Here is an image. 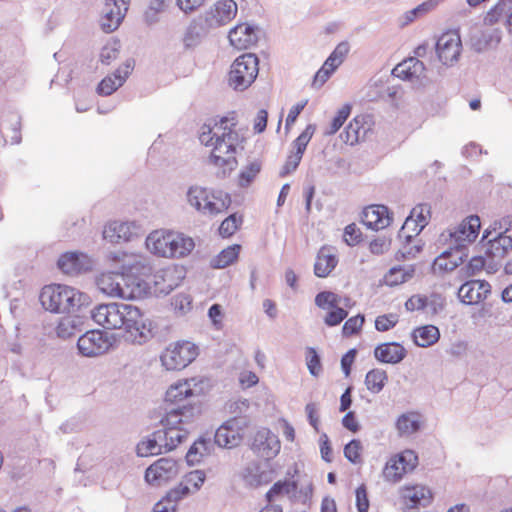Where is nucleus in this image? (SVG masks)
<instances>
[{
  "label": "nucleus",
  "instance_id": "nucleus-40",
  "mask_svg": "<svg viewBox=\"0 0 512 512\" xmlns=\"http://www.w3.org/2000/svg\"><path fill=\"white\" fill-rule=\"evenodd\" d=\"M396 428L400 435H411L420 429V422L412 414L404 413L397 418Z\"/></svg>",
  "mask_w": 512,
  "mask_h": 512
},
{
  "label": "nucleus",
  "instance_id": "nucleus-7",
  "mask_svg": "<svg viewBox=\"0 0 512 512\" xmlns=\"http://www.w3.org/2000/svg\"><path fill=\"white\" fill-rule=\"evenodd\" d=\"M198 355V347L189 341L170 344L161 354L160 360L166 370H181Z\"/></svg>",
  "mask_w": 512,
  "mask_h": 512
},
{
  "label": "nucleus",
  "instance_id": "nucleus-12",
  "mask_svg": "<svg viewBox=\"0 0 512 512\" xmlns=\"http://www.w3.org/2000/svg\"><path fill=\"white\" fill-rule=\"evenodd\" d=\"M435 50L439 61L446 66H452L458 61L462 43L458 33H443L436 41Z\"/></svg>",
  "mask_w": 512,
  "mask_h": 512
},
{
  "label": "nucleus",
  "instance_id": "nucleus-52",
  "mask_svg": "<svg viewBox=\"0 0 512 512\" xmlns=\"http://www.w3.org/2000/svg\"><path fill=\"white\" fill-rule=\"evenodd\" d=\"M361 450L362 444L360 440L352 439L344 447V456L349 462L358 464L361 462Z\"/></svg>",
  "mask_w": 512,
  "mask_h": 512
},
{
  "label": "nucleus",
  "instance_id": "nucleus-25",
  "mask_svg": "<svg viewBox=\"0 0 512 512\" xmlns=\"http://www.w3.org/2000/svg\"><path fill=\"white\" fill-rule=\"evenodd\" d=\"M228 39L231 46L238 50L248 49L258 41L254 26L247 23L233 27L228 33Z\"/></svg>",
  "mask_w": 512,
  "mask_h": 512
},
{
  "label": "nucleus",
  "instance_id": "nucleus-16",
  "mask_svg": "<svg viewBox=\"0 0 512 512\" xmlns=\"http://www.w3.org/2000/svg\"><path fill=\"white\" fill-rule=\"evenodd\" d=\"M194 390L191 388L190 380L179 381L171 385L165 393V402L171 406V408H178L179 406L188 405L189 403H195L201 407V404ZM170 407H167V411Z\"/></svg>",
  "mask_w": 512,
  "mask_h": 512
},
{
  "label": "nucleus",
  "instance_id": "nucleus-34",
  "mask_svg": "<svg viewBox=\"0 0 512 512\" xmlns=\"http://www.w3.org/2000/svg\"><path fill=\"white\" fill-rule=\"evenodd\" d=\"M444 0H426L415 8L406 11L401 17V25L406 26L434 11Z\"/></svg>",
  "mask_w": 512,
  "mask_h": 512
},
{
  "label": "nucleus",
  "instance_id": "nucleus-42",
  "mask_svg": "<svg viewBox=\"0 0 512 512\" xmlns=\"http://www.w3.org/2000/svg\"><path fill=\"white\" fill-rule=\"evenodd\" d=\"M171 306L175 313L184 316L192 309V296L188 293H177L171 298Z\"/></svg>",
  "mask_w": 512,
  "mask_h": 512
},
{
  "label": "nucleus",
  "instance_id": "nucleus-44",
  "mask_svg": "<svg viewBox=\"0 0 512 512\" xmlns=\"http://www.w3.org/2000/svg\"><path fill=\"white\" fill-rule=\"evenodd\" d=\"M407 471L405 467L401 466L399 462H397V458L390 459L389 462L385 465V468L383 470V476L387 481L396 483L400 481L404 474H406Z\"/></svg>",
  "mask_w": 512,
  "mask_h": 512
},
{
  "label": "nucleus",
  "instance_id": "nucleus-18",
  "mask_svg": "<svg viewBox=\"0 0 512 512\" xmlns=\"http://www.w3.org/2000/svg\"><path fill=\"white\" fill-rule=\"evenodd\" d=\"M490 289V284L485 280L466 281L458 290V298L465 305H475L487 298Z\"/></svg>",
  "mask_w": 512,
  "mask_h": 512
},
{
  "label": "nucleus",
  "instance_id": "nucleus-63",
  "mask_svg": "<svg viewBox=\"0 0 512 512\" xmlns=\"http://www.w3.org/2000/svg\"><path fill=\"white\" fill-rule=\"evenodd\" d=\"M485 265V259L482 256L472 257L468 264L460 270V273L466 277H470L480 272Z\"/></svg>",
  "mask_w": 512,
  "mask_h": 512
},
{
  "label": "nucleus",
  "instance_id": "nucleus-17",
  "mask_svg": "<svg viewBox=\"0 0 512 512\" xmlns=\"http://www.w3.org/2000/svg\"><path fill=\"white\" fill-rule=\"evenodd\" d=\"M279 438L271 430L262 428L257 431L252 443V449L265 459H272L280 452Z\"/></svg>",
  "mask_w": 512,
  "mask_h": 512
},
{
  "label": "nucleus",
  "instance_id": "nucleus-50",
  "mask_svg": "<svg viewBox=\"0 0 512 512\" xmlns=\"http://www.w3.org/2000/svg\"><path fill=\"white\" fill-rule=\"evenodd\" d=\"M315 305L320 309H332L339 305V296L331 291L319 292L315 297Z\"/></svg>",
  "mask_w": 512,
  "mask_h": 512
},
{
  "label": "nucleus",
  "instance_id": "nucleus-23",
  "mask_svg": "<svg viewBox=\"0 0 512 512\" xmlns=\"http://www.w3.org/2000/svg\"><path fill=\"white\" fill-rule=\"evenodd\" d=\"M361 221L367 228L378 231L388 227L392 217L386 206L370 205L362 211Z\"/></svg>",
  "mask_w": 512,
  "mask_h": 512
},
{
  "label": "nucleus",
  "instance_id": "nucleus-10",
  "mask_svg": "<svg viewBox=\"0 0 512 512\" xmlns=\"http://www.w3.org/2000/svg\"><path fill=\"white\" fill-rule=\"evenodd\" d=\"M248 425V418L231 417L216 430L214 443L227 449L238 446L243 439V430Z\"/></svg>",
  "mask_w": 512,
  "mask_h": 512
},
{
  "label": "nucleus",
  "instance_id": "nucleus-1",
  "mask_svg": "<svg viewBox=\"0 0 512 512\" xmlns=\"http://www.w3.org/2000/svg\"><path fill=\"white\" fill-rule=\"evenodd\" d=\"M228 117H221L218 121L204 124L199 134L200 142L205 146H211L212 152L210 161L224 171L233 170L237 164L236 146L239 142V135L234 130V123L228 125Z\"/></svg>",
  "mask_w": 512,
  "mask_h": 512
},
{
  "label": "nucleus",
  "instance_id": "nucleus-21",
  "mask_svg": "<svg viewBox=\"0 0 512 512\" xmlns=\"http://www.w3.org/2000/svg\"><path fill=\"white\" fill-rule=\"evenodd\" d=\"M121 303L99 304L91 310L92 320L107 330H116Z\"/></svg>",
  "mask_w": 512,
  "mask_h": 512
},
{
  "label": "nucleus",
  "instance_id": "nucleus-64",
  "mask_svg": "<svg viewBox=\"0 0 512 512\" xmlns=\"http://www.w3.org/2000/svg\"><path fill=\"white\" fill-rule=\"evenodd\" d=\"M302 157L303 156L298 153L291 152V154L288 155L283 167L280 170V177H286L287 175L294 172L298 168L302 160Z\"/></svg>",
  "mask_w": 512,
  "mask_h": 512
},
{
  "label": "nucleus",
  "instance_id": "nucleus-49",
  "mask_svg": "<svg viewBox=\"0 0 512 512\" xmlns=\"http://www.w3.org/2000/svg\"><path fill=\"white\" fill-rule=\"evenodd\" d=\"M316 126L314 124H308L304 131L293 141V149L295 153L303 156L308 143L310 142L313 134L315 133Z\"/></svg>",
  "mask_w": 512,
  "mask_h": 512
},
{
  "label": "nucleus",
  "instance_id": "nucleus-22",
  "mask_svg": "<svg viewBox=\"0 0 512 512\" xmlns=\"http://www.w3.org/2000/svg\"><path fill=\"white\" fill-rule=\"evenodd\" d=\"M237 14L234 0H219L207 12L206 21L210 26H222L229 23Z\"/></svg>",
  "mask_w": 512,
  "mask_h": 512
},
{
  "label": "nucleus",
  "instance_id": "nucleus-37",
  "mask_svg": "<svg viewBox=\"0 0 512 512\" xmlns=\"http://www.w3.org/2000/svg\"><path fill=\"white\" fill-rule=\"evenodd\" d=\"M240 249L241 246L238 244H233L223 249L218 255L211 259V267L215 269H222L229 266L238 258Z\"/></svg>",
  "mask_w": 512,
  "mask_h": 512
},
{
  "label": "nucleus",
  "instance_id": "nucleus-6",
  "mask_svg": "<svg viewBox=\"0 0 512 512\" xmlns=\"http://www.w3.org/2000/svg\"><path fill=\"white\" fill-rule=\"evenodd\" d=\"M258 72V57L252 53H244L232 63L228 73V85L235 91H244L255 81Z\"/></svg>",
  "mask_w": 512,
  "mask_h": 512
},
{
  "label": "nucleus",
  "instance_id": "nucleus-24",
  "mask_svg": "<svg viewBox=\"0 0 512 512\" xmlns=\"http://www.w3.org/2000/svg\"><path fill=\"white\" fill-rule=\"evenodd\" d=\"M464 249L450 245L448 250L443 251L433 262L432 269L436 272H449L461 265L467 257Z\"/></svg>",
  "mask_w": 512,
  "mask_h": 512
},
{
  "label": "nucleus",
  "instance_id": "nucleus-9",
  "mask_svg": "<svg viewBox=\"0 0 512 512\" xmlns=\"http://www.w3.org/2000/svg\"><path fill=\"white\" fill-rule=\"evenodd\" d=\"M115 337L101 330H90L77 341L79 353L85 357H96L106 353L113 345Z\"/></svg>",
  "mask_w": 512,
  "mask_h": 512
},
{
  "label": "nucleus",
  "instance_id": "nucleus-62",
  "mask_svg": "<svg viewBox=\"0 0 512 512\" xmlns=\"http://www.w3.org/2000/svg\"><path fill=\"white\" fill-rule=\"evenodd\" d=\"M398 323V317L396 314H384L380 315L375 320V328L377 331L386 332L392 329Z\"/></svg>",
  "mask_w": 512,
  "mask_h": 512
},
{
  "label": "nucleus",
  "instance_id": "nucleus-33",
  "mask_svg": "<svg viewBox=\"0 0 512 512\" xmlns=\"http://www.w3.org/2000/svg\"><path fill=\"white\" fill-rule=\"evenodd\" d=\"M403 498L409 503H406L409 508L417 506H426L431 502V491L423 486L420 487H407L403 492Z\"/></svg>",
  "mask_w": 512,
  "mask_h": 512
},
{
  "label": "nucleus",
  "instance_id": "nucleus-61",
  "mask_svg": "<svg viewBox=\"0 0 512 512\" xmlns=\"http://www.w3.org/2000/svg\"><path fill=\"white\" fill-rule=\"evenodd\" d=\"M190 490L187 485H184L183 482H181L178 486L174 487L173 489L169 490L166 495L163 497V499L166 502H170V504H174V507L176 508L177 502L181 500L185 495L189 494Z\"/></svg>",
  "mask_w": 512,
  "mask_h": 512
},
{
  "label": "nucleus",
  "instance_id": "nucleus-11",
  "mask_svg": "<svg viewBox=\"0 0 512 512\" xmlns=\"http://www.w3.org/2000/svg\"><path fill=\"white\" fill-rule=\"evenodd\" d=\"M481 227L480 218L477 215L466 217L460 224L449 230L450 245L467 250V245L478 237Z\"/></svg>",
  "mask_w": 512,
  "mask_h": 512
},
{
  "label": "nucleus",
  "instance_id": "nucleus-14",
  "mask_svg": "<svg viewBox=\"0 0 512 512\" xmlns=\"http://www.w3.org/2000/svg\"><path fill=\"white\" fill-rule=\"evenodd\" d=\"M130 0H105L100 25L109 33L116 30L124 19Z\"/></svg>",
  "mask_w": 512,
  "mask_h": 512
},
{
  "label": "nucleus",
  "instance_id": "nucleus-58",
  "mask_svg": "<svg viewBox=\"0 0 512 512\" xmlns=\"http://www.w3.org/2000/svg\"><path fill=\"white\" fill-rule=\"evenodd\" d=\"M427 299V307L426 309L433 315L439 314L442 312L446 306V299L443 295L439 293H432L429 296H426Z\"/></svg>",
  "mask_w": 512,
  "mask_h": 512
},
{
  "label": "nucleus",
  "instance_id": "nucleus-32",
  "mask_svg": "<svg viewBox=\"0 0 512 512\" xmlns=\"http://www.w3.org/2000/svg\"><path fill=\"white\" fill-rule=\"evenodd\" d=\"M412 338L419 347H430L440 338L439 329L434 325H426L413 330Z\"/></svg>",
  "mask_w": 512,
  "mask_h": 512
},
{
  "label": "nucleus",
  "instance_id": "nucleus-2",
  "mask_svg": "<svg viewBox=\"0 0 512 512\" xmlns=\"http://www.w3.org/2000/svg\"><path fill=\"white\" fill-rule=\"evenodd\" d=\"M119 314L116 329L124 331L127 342L142 345L154 337L156 325L137 306L121 303Z\"/></svg>",
  "mask_w": 512,
  "mask_h": 512
},
{
  "label": "nucleus",
  "instance_id": "nucleus-31",
  "mask_svg": "<svg viewBox=\"0 0 512 512\" xmlns=\"http://www.w3.org/2000/svg\"><path fill=\"white\" fill-rule=\"evenodd\" d=\"M214 442L208 437H200L190 446L186 453V460L189 464L199 463L201 459L209 455L214 447Z\"/></svg>",
  "mask_w": 512,
  "mask_h": 512
},
{
  "label": "nucleus",
  "instance_id": "nucleus-45",
  "mask_svg": "<svg viewBox=\"0 0 512 512\" xmlns=\"http://www.w3.org/2000/svg\"><path fill=\"white\" fill-rule=\"evenodd\" d=\"M351 113V105L344 104L337 112L336 116L332 119V122L327 130H325V136L334 135L344 124Z\"/></svg>",
  "mask_w": 512,
  "mask_h": 512
},
{
  "label": "nucleus",
  "instance_id": "nucleus-29",
  "mask_svg": "<svg viewBox=\"0 0 512 512\" xmlns=\"http://www.w3.org/2000/svg\"><path fill=\"white\" fill-rule=\"evenodd\" d=\"M425 71V65L417 58H408L398 64L393 73L402 79L410 80L413 78H421Z\"/></svg>",
  "mask_w": 512,
  "mask_h": 512
},
{
  "label": "nucleus",
  "instance_id": "nucleus-35",
  "mask_svg": "<svg viewBox=\"0 0 512 512\" xmlns=\"http://www.w3.org/2000/svg\"><path fill=\"white\" fill-rule=\"evenodd\" d=\"M167 234H170V231L156 230L151 232L146 238L147 249L155 255L164 257L167 254Z\"/></svg>",
  "mask_w": 512,
  "mask_h": 512
},
{
  "label": "nucleus",
  "instance_id": "nucleus-4",
  "mask_svg": "<svg viewBox=\"0 0 512 512\" xmlns=\"http://www.w3.org/2000/svg\"><path fill=\"white\" fill-rule=\"evenodd\" d=\"M200 413L199 405L189 403L178 408H170L161 418L160 425L165 428L171 451L187 439L188 431L182 425L190 423Z\"/></svg>",
  "mask_w": 512,
  "mask_h": 512
},
{
  "label": "nucleus",
  "instance_id": "nucleus-39",
  "mask_svg": "<svg viewBox=\"0 0 512 512\" xmlns=\"http://www.w3.org/2000/svg\"><path fill=\"white\" fill-rule=\"evenodd\" d=\"M262 163L259 160H254L248 165L243 167L238 176V184L242 188L250 186L257 175L260 173Z\"/></svg>",
  "mask_w": 512,
  "mask_h": 512
},
{
  "label": "nucleus",
  "instance_id": "nucleus-54",
  "mask_svg": "<svg viewBox=\"0 0 512 512\" xmlns=\"http://www.w3.org/2000/svg\"><path fill=\"white\" fill-rule=\"evenodd\" d=\"M307 353V368L309 373L314 377H318L323 370L320 356L313 347H308Z\"/></svg>",
  "mask_w": 512,
  "mask_h": 512
},
{
  "label": "nucleus",
  "instance_id": "nucleus-48",
  "mask_svg": "<svg viewBox=\"0 0 512 512\" xmlns=\"http://www.w3.org/2000/svg\"><path fill=\"white\" fill-rule=\"evenodd\" d=\"M202 36V26L197 23L195 20L191 21V23L186 28L183 37V43L185 47L191 48L195 47L201 40Z\"/></svg>",
  "mask_w": 512,
  "mask_h": 512
},
{
  "label": "nucleus",
  "instance_id": "nucleus-3",
  "mask_svg": "<svg viewBox=\"0 0 512 512\" xmlns=\"http://www.w3.org/2000/svg\"><path fill=\"white\" fill-rule=\"evenodd\" d=\"M40 302L52 313H70L79 309L88 296L79 290L62 284L46 285L42 288Z\"/></svg>",
  "mask_w": 512,
  "mask_h": 512
},
{
  "label": "nucleus",
  "instance_id": "nucleus-19",
  "mask_svg": "<svg viewBox=\"0 0 512 512\" xmlns=\"http://www.w3.org/2000/svg\"><path fill=\"white\" fill-rule=\"evenodd\" d=\"M371 117L369 115H358L354 117L340 134L341 140L349 145H355L364 140L371 130Z\"/></svg>",
  "mask_w": 512,
  "mask_h": 512
},
{
  "label": "nucleus",
  "instance_id": "nucleus-26",
  "mask_svg": "<svg viewBox=\"0 0 512 512\" xmlns=\"http://www.w3.org/2000/svg\"><path fill=\"white\" fill-rule=\"evenodd\" d=\"M167 258H182L187 256L195 247L192 238L170 231L167 234Z\"/></svg>",
  "mask_w": 512,
  "mask_h": 512
},
{
  "label": "nucleus",
  "instance_id": "nucleus-5",
  "mask_svg": "<svg viewBox=\"0 0 512 512\" xmlns=\"http://www.w3.org/2000/svg\"><path fill=\"white\" fill-rule=\"evenodd\" d=\"M186 196L188 203L203 215L215 216L231 205L230 195L220 190L209 193L206 188L191 186Z\"/></svg>",
  "mask_w": 512,
  "mask_h": 512
},
{
  "label": "nucleus",
  "instance_id": "nucleus-53",
  "mask_svg": "<svg viewBox=\"0 0 512 512\" xmlns=\"http://www.w3.org/2000/svg\"><path fill=\"white\" fill-rule=\"evenodd\" d=\"M365 318L364 315L358 314L356 316L350 317L346 320L342 327V334L345 337L352 336L356 333H358L363 324H364Z\"/></svg>",
  "mask_w": 512,
  "mask_h": 512
},
{
  "label": "nucleus",
  "instance_id": "nucleus-59",
  "mask_svg": "<svg viewBox=\"0 0 512 512\" xmlns=\"http://www.w3.org/2000/svg\"><path fill=\"white\" fill-rule=\"evenodd\" d=\"M206 475L202 470H193L187 473L184 477V485L188 488L192 487L195 491H198L204 484Z\"/></svg>",
  "mask_w": 512,
  "mask_h": 512
},
{
  "label": "nucleus",
  "instance_id": "nucleus-56",
  "mask_svg": "<svg viewBox=\"0 0 512 512\" xmlns=\"http://www.w3.org/2000/svg\"><path fill=\"white\" fill-rule=\"evenodd\" d=\"M123 85V80L116 81L112 76H107L98 84L97 92L102 96H109Z\"/></svg>",
  "mask_w": 512,
  "mask_h": 512
},
{
  "label": "nucleus",
  "instance_id": "nucleus-41",
  "mask_svg": "<svg viewBox=\"0 0 512 512\" xmlns=\"http://www.w3.org/2000/svg\"><path fill=\"white\" fill-rule=\"evenodd\" d=\"M414 272V268L393 267L386 275V281L390 286L399 285L411 279Z\"/></svg>",
  "mask_w": 512,
  "mask_h": 512
},
{
  "label": "nucleus",
  "instance_id": "nucleus-60",
  "mask_svg": "<svg viewBox=\"0 0 512 512\" xmlns=\"http://www.w3.org/2000/svg\"><path fill=\"white\" fill-rule=\"evenodd\" d=\"M348 316V312L339 307L337 305L336 307L332 308L331 311L327 313V315L324 318V323L329 326H337L339 325L346 317Z\"/></svg>",
  "mask_w": 512,
  "mask_h": 512
},
{
  "label": "nucleus",
  "instance_id": "nucleus-36",
  "mask_svg": "<svg viewBox=\"0 0 512 512\" xmlns=\"http://www.w3.org/2000/svg\"><path fill=\"white\" fill-rule=\"evenodd\" d=\"M388 381V375L385 370L374 368L367 372L365 376L366 388L373 394H379Z\"/></svg>",
  "mask_w": 512,
  "mask_h": 512
},
{
  "label": "nucleus",
  "instance_id": "nucleus-20",
  "mask_svg": "<svg viewBox=\"0 0 512 512\" xmlns=\"http://www.w3.org/2000/svg\"><path fill=\"white\" fill-rule=\"evenodd\" d=\"M141 233V226L136 222L114 221L104 228L103 237L111 243L130 241Z\"/></svg>",
  "mask_w": 512,
  "mask_h": 512
},
{
  "label": "nucleus",
  "instance_id": "nucleus-15",
  "mask_svg": "<svg viewBox=\"0 0 512 512\" xmlns=\"http://www.w3.org/2000/svg\"><path fill=\"white\" fill-rule=\"evenodd\" d=\"M93 260L82 252H65L60 255L58 268L67 275H78L92 270Z\"/></svg>",
  "mask_w": 512,
  "mask_h": 512
},
{
  "label": "nucleus",
  "instance_id": "nucleus-47",
  "mask_svg": "<svg viewBox=\"0 0 512 512\" xmlns=\"http://www.w3.org/2000/svg\"><path fill=\"white\" fill-rule=\"evenodd\" d=\"M78 326L76 320L71 317H63L56 326V334L59 338L69 339L76 334Z\"/></svg>",
  "mask_w": 512,
  "mask_h": 512
},
{
  "label": "nucleus",
  "instance_id": "nucleus-46",
  "mask_svg": "<svg viewBox=\"0 0 512 512\" xmlns=\"http://www.w3.org/2000/svg\"><path fill=\"white\" fill-rule=\"evenodd\" d=\"M413 216L416 217L415 222L416 226L418 227V232L422 231L428 224V218L430 217V207L427 204H421L418 207L413 208L410 216L406 218L404 225H408Z\"/></svg>",
  "mask_w": 512,
  "mask_h": 512
},
{
  "label": "nucleus",
  "instance_id": "nucleus-43",
  "mask_svg": "<svg viewBox=\"0 0 512 512\" xmlns=\"http://www.w3.org/2000/svg\"><path fill=\"white\" fill-rule=\"evenodd\" d=\"M137 455L140 457H148L152 455H159L163 452L157 444V440L152 434L148 435L146 439L141 440L136 447Z\"/></svg>",
  "mask_w": 512,
  "mask_h": 512
},
{
  "label": "nucleus",
  "instance_id": "nucleus-28",
  "mask_svg": "<svg viewBox=\"0 0 512 512\" xmlns=\"http://www.w3.org/2000/svg\"><path fill=\"white\" fill-rule=\"evenodd\" d=\"M337 263V256L331 252V248L323 246L316 256L314 274L319 278H325L335 269Z\"/></svg>",
  "mask_w": 512,
  "mask_h": 512
},
{
  "label": "nucleus",
  "instance_id": "nucleus-30",
  "mask_svg": "<svg viewBox=\"0 0 512 512\" xmlns=\"http://www.w3.org/2000/svg\"><path fill=\"white\" fill-rule=\"evenodd\" d=\"M512 249V237L498 233L493 239H488L485 254L488 257L502 259Z\"/></svg>",
  "mask_w": 512,
  "mask_h": 512
},
{
  "label": "nucleus",
  "instance_id": "nucleus-13",
  "mask_svg": "<svg viewBox=\"0 0 512 512\" xmlns=\"http://www.w3.org/2000/svg\"><path fill=\"white\" fill-rule=\"evenodd\" d=\"M179 472L178 462L172 458H160L145 471V480L154 486H160L174 479Z\"/></svg>",
  "mask_w": 512,
  "mask_h": 512
},
{
  "label": "nucleus",
  "instance_id": "nucleus-8",
  "mask_svg": "<svg viewBox=\"0 0 512 512\" xmlns=\"http://www.w3.org/2000/svg\"><path fill=\"white\" fill-rule=\"evenodd\" d=\"M128 264L121 265V272H103L96 278L98 289L109 297H117L122 299H131L135 297L133 290L127 285H123L125 281L124 272L128 270Z\"/></svg>",
  "mask_w": 512,
  "mask_h": 512
},
{
  "label": "nucleus",
  "instance_id": "nucleus-27",
  "mask_svg": "<svg viewBox=\"0 0 512 512\" xmlns=\"http://www.w3.org/2000/svg\"><path fill=\"white\" fill-rule=\"evenodd\" d=\"M407 356V350L398 342H387L377 345L374 357L381 363L398 364Z\"/></svg>",
  "mask_w": 512,
  "mask_h": 512
},
{
  "label": "nucleus",
  "instance_id": "nucleus-55",
  "mask_svg": "<svg viewBox=\"0 0 512 512\" xmlns=\"http://www.w3.org/2000/svg\"><path fill=\"white\" fill-rule=\"evenodd\" d=\"M120 44L118 41L107 43L100 52V61L102 64L109 65L119 55Z\"/></svg>",
  "mask_w": 512,
  "mask_h": 512
},
{
  "label": "nucleus",
  "instance_id": "nucleus-57",
  "mask_svg": "<svg viewBox=\"0 0 512 512\" xmlns=\"http://www.w3.org/2000/svg\"><path fill=\"white\" fill-rule=\"evenodd\" d=\"M250 407V402L247 399H237L234 401H230L227 404V410L230 414H232V417H239V418H248L246 416V412L248 411Z\"/></svg>",
  "mask_w": 512,
  "mask_h": 512
},
{
  "label": "nucleus",
  "instance_id": "nucleus-51",
  "mask_svg": "<svg viewBox=\"0 0 512 512\" xmlns=\"http://www.w3.org/2000/svg\"><path fill=\"white\" fill-rule=\"evenodd\" d=\"M241 223V217H238L236 214H231L222 221L219 227V234L222 237H230L238 230Z\"/></svg>",
  "mask_w": 512,
  "mask_h": 512
},
{
  "label": "nucleus",
  "instance_id": "nucleus-38",
  "mask_svg": "<svg viewBox=\"0 0 512 512\" xmlns=\"http://www.w3.org/2000/svg\"><path fill=\"white\" fill-rule=\"evenodd\" d=\"M512 10L511 0H500L493 6L484 18L485 24L493 25L500 21L503 17H508L509 12Z\"/></svg>",
  "mask_w": 512,
  "mask_h": 512
}]
</instances>
